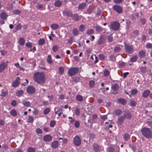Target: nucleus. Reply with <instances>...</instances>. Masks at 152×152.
Instances as JSON below:
<instances>
[{
  "label": "nucleus",
  "mask_w": 152,
  "mask_h": 152,
  "mask_svg": "<svg viewBox=\"0 0 152 152\" xmlns=\"http://www.w3.org/2000/svg\"><path fill=\"white\" fill-rule=\"evenodd\" d=\"M94 33V30L92 29H89L86 32L87 34L89 35L93 34Z\"/></svg>",
  "instance_id": "nucleus-34"
},
{
  "label": "nucleus",
  "mask_w": 152,
  "mask_h": 152,
  "mask_svg": "<svg viewBox=\"0 0 152 152\" xmlns=\"http://www.w3.org/2000/svg\"><path fill=\"white\" fill-rule=\"evenodd\" d=\"M150 93V91L149 90H145L143 93L142 96L144 98L147 97L149 96Z\"/></svg>",
  "instance_id": "nucleus-19"
},
{
  "label": "nucleus",
  "mask_w": 152,
  "mask_h": 152,
  "mask_svg": "<svg viewBox=\"0 0 152 152\" xmlns=\"http://www.w3.org/2000/svg\"><path fill=\"white\" fill-rule=\"evenodd\" d=\"M142 135L148 139L152 138L151 131L150 128L147 127H144L142 128L141 130Z\"/></svg>",
  "instance_id": "nucleus-2"
},
{
  "label": "nucleus",
  "mask_w": 152,
  "mask_h": 152,
  "mask_svg": "<svg viewBox=\"0 0 152 152\" xmlns=\"http://www.w3.org/2000/svg\"><path fill=\"white\" fill-rule=\"evenodd\" d=\"M19 41L20 44L21 45H23L25 44V40L22 37H20V38Z\"/></svg>",
  "instance_id": "nucleus-44"
},
{
  "label": "nucleus",
  "mask_w": 152,
  "mask_h": 152,
  "mask_svg": "<svg viewBox=\"0 0 152 152\" xmlns=\"http://www.w3.org/2000/svg\"><path fill=\"white\" fill-rule=\"evenodd\" d=\"M76 99L77 101L81 102L83 100V97L81 95H77L76 96Z\"/></svg>",
  "instance_id": "nucleus-27"
},
{
  "label": "nucleus",
  "mask_w": 152,
  "mask_h": 152,
  "mask_svg": "<svg viewBox=\"0 0 152 152\" xmlns=\"http://www.w3.org/2000/svg\"><path fill=\"white\" fill-rule=\"evenodd\" d=\"M120 27V23L117 21H114L111 23L110 28L114 31H116L119 29Z\"/></svg>",
  "instance_id": "nucleus-3"
},
{
  "label": "nucleus",
  "mask_w": 152,
  "mask_h": 152,
  "mask_svg": "<svg viewBox=\"0 0 152 152\" xmlns=\"http://www.w3.org/2000/svg\"><path fill=\"white\" fill-rule=\"evenodd\" d=\"M113 8L114 10L118 13H120L122 12V8L119 5H114L113 6Z\"/></svg>",
  "instance_id": "nucleus-8"
},
{
  "label": "nucleus",
  "mask_w": 152,
  "mask_h": 152,
  "mask_svg": "<svg viewBox=\"0 0 152 152\" xmlns=\"http://www.w3.org/2000/svg\"><path fill=\"white\" fill-rule=\"evenodd\" d=\"M95 28L96 31L99 33L102 32L104 29V28H102L101 26L98 25H96Z\"/></svg>",
  "instance_id": "nucleus-21"
},
{
  "label": "nucleus",
  "mask_w": 152,
  "mask_h": 152,
  "mask_svg": "<svg viewBox=\"0 0 152 152\" xmlns=\"http://www.w3.org/2000/svg\"><path fill=\"white\" fill-rule=\"evenodd\" d=\"M79 68L77 67L70 68L68 70V74L69 76H72L77 73L79 71Z\"/></svg>",
  "instance_id": "nucleus-4"
},
{
  "label": "nucleus",
  "mask_w": 152,
  "mask_h": 152,
  "mask_svg": "<svg viewBox=\"0 0 152 152\" xmlns=\"http://www.w3.org/2000/svg\"><path fill=\"white\" fill-rule=\"evenodd\" d=\"M36 132L39 136H41L42 131L39 128H37L36 130Z\"/></svg>",
  "instance_id": "nucleus-29"
},
{
  "label": "nucleus",
  "mask_w": 152,
  "mask_h": 152,
  "mask_svg": "<svg viewBox=\"0 0 152 152\" xmlns=\"http://www.w3.org/2000/svg\"><path fill=\"white\" fill-rule=\"evenodd\" d=\"M45 43V40L44 39H39L38 41V44L39 45H42L44 44Z\"/></svg>",
  "instance_id": "nucleus-37"
},
{
  "label": "nucleus",
  "mask_w": 152,
  "mask_h": 152,
  "mask_svg": "<svg viewBox=\"0 0 152 152\" xmlns=\"http://www.w3.org/2000/svg\"><path fill=\"white\" fill-rule=\"evenodd\" d=\"M124 46L125 50L128 53L131 54L134 52V48L132 45L126 44Z\"/></svg>",
  "instance_id": "nucleus-5"
},
{
  "label": "nucleus",
  "mask_w": 152,
  "mask_h": 152,
  "mask_svg": "<svg viewBox=\"0 0 152 152\" xmlns=\"http://www.w3.org/2000/svg\"><path fill=\"white\" fill-rule=\"evenodd\" d=\"M146 67L145 66H142L140 68V71L142 73H145L146 72Z\"/></svg>",
  "instance_id": "nucleus-45"
},
{
  "label": "nucleus",
  "mask_w": 152,
  "mask_h": 152,
  "mask_svg": "<svg viewBox=\"0 0 152 152\" xmlns=\"http://www.w3.org/2000/svg\"><path fill=\"white\" fill-rule=\"evenodd\" d=\"M145 52L143 50L140 51L139 53V57L141 58H143L145 56Z\"/></svg>",
  "instance_id": "nucleus-26"
},
{
  "label": "nucleus",
  "mask_w": 152,
  "mask_h": 152,
  "mask_svg": "<svg viewBox=\"0 0 152 152\" xmlns=\"http://www.w3.org/2000/svg\"><path fill=\"white\" fill-rule=\"evenodd\" d=\"M93 10V9L92 7L89 6L86 11L87 13L89 14H91Z\"/></svg>",
  "instance_id": "nucleus-33"
},
{
  "label": "nucleus",
  "mask_w": 152,
  "mask_h": 152,
  "mask_svg": "<svg viewBox=\"0 0 152 152\" xmlns=\"http://www.w3.org/2000/svg\"><path fill=\"white\" fill-rule=\"evenodd\" d=\"M119 88L118 85L117 83L113 84L111 86V88L114 91H116Z\"/></svg>",
  "instance_id": "nucleus-23"
},
{
  "label": "nucleus",
  "mask_w": 152,
  "mask_h": 152,
  "mask_svg": "<svg viewBox=\"0 0 152 152\" xmlns=\"http://www.w3.org/2000/svg\"><path fill=\"white\" fill-rule=\"evenodd\" d=\"M10 113L11 115L13 116H16L17 114V113L16 111L14 109L11 110Z\"/></svg>",
  "instance_id": "nucleus-35"
},
{
  "label": "nucleus",
  "mask_w": 152,
  "mask_h": 152,
  "mask_svg": "<svg viewBox=\"0 0 152 152\" xmlns=\"http://www.w3.org/2000/svg\"><path fill=\"white\" fill-rule=\"evenodd\" d=\"M39 113V110L37 109L36 108L34 109V110L33 111V114L35 115H37Z\"/></svg>",
  "instance_id": "nucleus-56"
},
{
  "label": "nucleus",
  "mask_w": 152,
  "mask_h": 152,
  "mask_svg": "<svg viewBox=\"0 0 152 152\" xmlns=\"http://www.w3.org/2000/svg\"><path fill=\"white\" fill-rule=\"evenodd\" d=\"M112 34L107 37V39L108 41L110 42H112L113 41V37L112 36Z\"/></svg>",
  "instance_id": "nucleus-40"
},
{
  "label": "nucleus",
  "mask_w": 152,
  "mask_h": 152,
  "mask_svg": "<svg viewBox=\"0 0 152 152\" xmlns=\"http://www.w3.org/2000/svg\"><path fill=\"white\" fill-rule=\"evenodd\" d=\"M123 116L124 117V118L127 120H130L131 119L132 117V115L131 113L129 111H126L125 113L123 114Z\"/></svg>",
  "instance_id": "nucleus-11"
},
{
  "label": "nucleus",
  "mask_w": 152,
  "mask_h": 152,
  "mask_svg": "<svg viewBox=\"0 0 152 152\" xmlns=\"http://www.w3.org/2000/svg\"><path fill=\"white\" fill-rule=\"evenodd\" d=\"M138 58L137 55H134L130 59V61L132 62H136Z\"/></svg>",
  "instance_id": "nucleus-32"
},
{
  "label": "nucleus",
  "mask_w": 152,
  "mask_h": 152,
  "mask_svg": "<svg viewBox=\"0 0 152 152\" xmlns=\"http://www.w3.org/2000/svg\"><path fill=\"white\" fill-rule=\"evenodd\" d=\"M7 63L4 61L1 62L0 64V72H3L7 68Z\"/></svg>",
  "instance_id": "nucleus-10"
},
{
  "label": "nucleus",
  "mask_w": 152,
  "mask_h": 152,
  "mask_svg": "<svg viewBox=\"0 0 152 152\" xmlns=\"http://www.w3.org/2000/svg\"><path fill=\"white\" fill-rule=\"evenodd\" d=\"M56 114H58V116H60L61 114L63 113L62 110L61 108H59L57 111L55 112Z\"/></svg>",
  "instance_id": "nucleus-43"
},
{
  "label": "nucleus",
  "mask_w": 152,
  "mask_h": 152,
  "mask_svg": "<svg viewBox=\"0 0 152 152\" xmlns=\"http://www.w3.org/2000/svg\"><path fill=\"white\" fill-rule=\"evenodd\" d=\"M115 114L116 115L119 116L121 113V111L119 109L115 110L114 111Z\"/></svg>",
  "instance_id": "nucleus-36"
},
{
  "label": "nucleus",
  "mask_w": 152,
  "mask_h": 152,
  "mask_svg": "<svg viewBox=\"0 0 152 152\" xmlns=\"http://www.w3.org/2000/svg\"><path fill=\"white\" fill-rule=\"evenodd\" d=\"M21 24L20 23H19L16 25V26L15 28V29H16V31H17V30H20L21 29Z\"/></svg>",
  "instance_id": "nucleus-55"
},
{
  "label": "nucleus",
  "mask_w": 152,
  "mask_h": 152,
  "mask_svg": "<svg viewBox=\"0 0 152 152\" xmlns=\"http://www.w3.org/2000/svg\"><path fill=\"white\" fill-rule=\"evenodd\" d=\"M93 147L95 152H99L100 151L101 148L100 146L98 144L94 143L93 145Z\"/></svg>",
  "instance_id": "nucleus-14"
},
{
  "label": "nucleus",
  "mask_w": 152,
  "mask_h": 152,
  "mask_svg": "<svg viewBox=\"0 0 152 152\" xmlns=\"http://www.w3.org/2000/svg\"><path fill=\"white\" fill-rule=\"evenodd\" d=\"M13 13L14 14L19 15L21 13V12L19 10H15L13 11Z\"/></svg>",
  "instance_id": "nucleus-62"
},
{
  "label": "nucleus",
  "mask_w": 152,
  "mask_h": 152,
  "mask_svg": "<svg viewBox=\"0 0 152 152\" xmlns=\"http://www.w3.org/2000/svg\"><path fill=\"white\" fill-rule=\"evenodd\" d=\"M52 139V136L49 134L45 135L43 138L44 141L46 142H49Z\"/></svg>",
  "instance_id": "nucleus-16"
},
{
  "label": "nucleus",
  "mask_w": 152,
  "mask_h": 152,
  "mask_svg": "<svg viewBox=\"0 0 152 152\" xmlns=\"http://www.w3.org/2000/svg\"><path fill=\"white\" fill-rule=\"evenodd\" d=\"M62 4V2L60 1L57 0L54 3V4L55 6L57 7H60Z\"/></svg>",
  "instance_id": "nucleus-28"
},
{
  "label": "nucleus",
  "mask_w": 152,
  "mask_h": 152,
  "mask_svg": "<svg viewBox=\"0 0 152 152\" xmlns=\"http://www.w3.org/2000/svg\"><path fill=\"white\" fill-rule=\"evenodd\" d=\"M137 93V91L136 89H133L131 90V93L132 95H135Z\"/></svg>",
  "instance_id": "nucleus-57"
},
{
  "label": "nucleus",
  "mask_w": 152,
  "mask_h": 152,
  "mask_svg": "<svg viewBox=\"0 0 152 152\" xmlns=\"http://www.w3.org/2000/svg\"><path fill=\"white\" fill-rule=\"evenodd\" d=\"M99 59L102 60H104L105 58V56L102 54H99Z\"/></svg>",
  "instance_id": "nucleus-63"
},
{
  "label": "nucleus",
  "mask_w": 152,
  "mask_h": 152,
  "mask_svg": "<svg viewBox=\"0 0 152 152\" xmlns=\"http://www.w3.org/2000/svg\"><path fill=\"white\" fill-rule=\"evenodd\" d=\"M79 29L80 31L83 32L85 30L84 25H80L79 27Z\"/></svg>",
  "instance_id": "nucleus-50"
},
{
  "label": "nucleus",
  "mask_w": 152,
  "mask_h": 152,
  "mask_svg": "<svg viewBox=\"0 0 152 152\" xmlns=\"http://www.w3.org/2000/svg\"><path fill=\"white\" fill-rule=\"evenodd\" d=\"M74 143V144L77 146L80 145L81 143V140L80 138L78 136L75 137Z\"/></svg>",
  "instance_id": "nucleus-9"
},
{
  "label": "nucleus",
  "mask_w": 152,
  "mask_h": 152,
  "mask_svg": "<svg viewBox=\"0 0 152 152\" xmlns=\"http://www.w3.org/2000/svg\"><path fill=\"white\" fill-rule=\"evenodd\" d=\"M125 119L124 117L123 116L121 115L119 116L117 120V123L119 125H121Z\"/></svg>",
  "instance_id": "nucleus-15"
},
{
  "label": "nucleus",
  "mask_w": 152,
  "mask_h": 152,
  "mask_svg": "<svg viewBox=\"0 0 152 152\" xmlns=\"http://www.w3.org/2000/svg\"><path fill=\"white\" fill-rule=\"evenodd\" d=\"M146 48H152V44L151 43H148L146 44Z\"/></svg>",
  "instance_id": "nucleus-59"
},
{
  "label": "nucleus",
  "mask_w": 152,
  "mask_h": 152,
  "mask_svg": "<svg viewBox=\"0 0 152 152\" xmlns=\"http://www.w3.org/2000/svg\"><path fill=\"white\" fill-rule=\"evenodd\" d=\"M58 25L56 23L53 24H51V28L54 30H56L58 28Z\"/></svg>",
  "instance_id": "nucleus-30"
},
{
  "label": "nucleus",
  "mask_w": 152,
  "mask_h": 152,
  "mask_svg": "<svg viewBox=\"0 0 152 152\" xmlns=\"http://www.w3.org/2000/svg\"><path fill=\"white\" fill-rule=\"evenodd\" d=\"M56 124V122L54 120L51 121L50 122V126L51 127H53Z\"/></svg>",
  "instance_id": "nucleus-61"
},
{
  "label": "nucleus",
  "mask_w": 152,
  "mask_h": 152,
  "mask_svg": "<svg viewBox=\"0 0 152 152\" xmlns=\"http://www.w3.org/2000/svg\"><path fill=\"white\" fill-rule=\"evenodd\" d=\"M86 4L85 3L80 4L78 5V9L80 10H83L86 7Z\"/></svg>",
  "instance_id": "nucleus-20"
},
{
  "label": "nucleus",
  "mask_w": 152,
  "mask_h": 152,
  "mask_svg": "<svg viewBox=\"0 0 152 152\" xmlns=\"http://www.w3.org/2000/svg\"><path fill=\"white\" fill-rule=\"evenodd\" d=\"M34 79L35 81L39 84H43L45 81V75L42 73L37 72L34 74Z\"/></svg>",
  "instance_id": "nucleus-1"
},
{
  "label": "nucleus",
  "mask_w": 152,
  "mask_h": 152,
  "mask_svg": "<svg viewBox=\"0 0 152 152\" xmlns=\"http://www.w3.org/2000/svg\"><path fill=\"white\" fill-rule=\"evenodd\" d=\"M8 93L7 91H2L0 96L2 97H4L7 95Z\"/></svg>",
  "instance_id": "nucleus-47"
},
{
  "label": "nucleus",
  "mask_w": 152,
  "mask_h": 152,
  "mask_svg": "<svg viewBox=\"0 0 152 152\" xmlns=\"http://www.w3.org/2000/svg\"><path fill=\"white\" fill-rule=\"evenodd\" d=\"M121 50V48L118 46H116L114 48V50L115 52H118Z\"/></svg>",
  "instance_id": "nucleus-54"
},
{
  "label": "nucleus",
  "mask_w": 152,
  "mask_h": 152,
  "mask_svg": "<svg viewBox=\"0 0 152 152\" xmlns=\"http://www.w3.org/2000/svg\"><path fill=\"white\" fill-rule=\"evenodd\" d=\"M95 82L94 81L91 80L89 82V85L91 87H93L94 85Z\"/></svg>",
  "instance_id": "nucleus-60"
},
{
  "label": "nucleus",
  "mask_w": 152,
  "mask_h": 152,
  "mask_svg": "<svg viewBox=\"0 0 152 152\" xmlns=\"http://www.w3.org/2000/svg\"><path fill=\"white\" fill-rule=\"evenodd\" d=\"M7 14L4 12H2L0 14L1 18L3 20H6L7 17Z\"/></svg>",
  "instance_id": "nucleus-24"
},
{
  "label": "nucleus",
  "mask_w": 152,
  "mask_h": 152,
  "mask_svg": "<svg viewBox=\"0 0 152 152\" xmlns=\"http://www.w3.org/2000/svg\"><path fill=\"white\" fill-rule=\"evenodd\" d=\"M146 124H147L148 126L150 127H151V129H152V121H147L146 122Z\"/></svg>",
  "instance_id": "nucleus-64"
},
{
  "label": "nucleus",
  "mask_w": 152,
  "mask_h": 152,
  "mask_svg": "<svg viewBox=\"0 0 152 152\" xmlns=\"http://www.w3.org/2000/svg\"><path fill=\"white\" fill-rule=\"evenodd\" d=\"M50 111V109L49 108H45L43 111V113L45 115L47 114Z\"/></svg>",
  "instance_id": "nucleus-49"
},
{
  "label": "nucleus",
  "mask_w": 152,
  "mask_h": 152,
  "mask_svg": "<svg viewBox=\"0 0 152 152\" xmlns=\"http://www.w3.org/2000/svg\"><path fill=\"white\" fill-rule=\"evenodd\" d=\"M24 106L26 107H30L31 105V103L28 101H26L24 102H22Z\"/></svg>",
  "instance_id": "nucleus-42"
},
{
  "label": "nucleus",
  "mask_w": 152,
  "mask_h": 152,
  "mask_svg": "<svg viewBox=\"0 0 152 152\" xmlns=\"http://www.w3.org/2000/svg\"><path fill=\"white\" fill-rule=\"evenodd\" d=\"M130 137L129 134H125L124 135L123 138L124 140L127 141Z\"/></svg>",
  "instance_id": "nucleus-46"
},
{
  "label": "nucleus",
  "mask_w": 152,
  "mask_h": 152,
  "mask_svg": "<svg viewBox=\"0 0 152 152\" xmlns=\"http://www.w3.org/2000/svg\"><path fill=\"white\" fill-rule=\"evenodd\" d=\"M79 31L77 28H74L72 31V33L74 36H77L79 34Z\"/></svg>",
  "instance_id": "nucleus-25"
},
{
  "label": "nucleus",
  "mask_w": 152,
  "mask_h": 152,
  "mask_svg": "<svg viewBox=\"0 0 152 152\" xmlns=\"http://www.w3.org/2000/svg\"><path fill=\"white\" fill-rule=\"evenodd\" d=\"M58 73L59 74L62 75L64 72V68L62 67H60L58 68Z\"/></svg>",
  "instance_id": "nucleus-39"
},
{
  "label": "nucleus",
  "mask_w": 152,
  "mask_h": 152,
  "mask_svg": "<svg viewBox=\"0 0 152 152\" xmlns=\"http://www.w3.org/2000/svg\"><path fill=\"white\" fill-rule=\"evenodd\" d=\"M26 91L29 94H33L35 93V89L34 86H29L27 87Z\"/></svg>",
  "instance_id": "nucleus-7"
},
{
  "label": "nucleus",
  "mask_w": 152,
  "mask_h": 152,
  "mask_svg": "<svg viewBox=\"0 0 152 152\" xmlns=\"http://www.w3.org/2000/svg\"><path fill=\"white\" fill-rule=\"evenodd\" d=\"M23 93V90H20L18 91L17 92H16V95L17 96L20 97L21 96V95H22Z\"/></svg>",
  "instance_id": "nucleus-38"
},
{
  "label": "nucleus",
  "mask_w": 152,
  "mask_h": 152,
  "mask_svg": "<svg viewBox=\"0 0 152 152\" xmlns=\"http://www.w3.org/2000/svg\"><path fill=\"white\" fill-rule=\"evenodd\" d=\"M34 120V118L33 117L31 116H30L29 117V118L28 119V123H32Z\"/></svg>",
  "instance_id": "nucleus-51"
},
{
  "label": "nucleus",
  "mask_w": 152,
  "mask_h": 152,
  "mask_svg": "<svg viewBox=\"0 0 152 152\" xmlns=\"http://www.w3.org/2000/svg\"><path fill=\"white\" fill-rule=\"evenodd\" d=\"M47 62L49 64H51L53 63V61L51 59V56L50 55H48L47 59Z\"/></svg>",
  "instance_id": "nucleus-31"
},
{
  "label": "nucleus",
  "mask_w": 152,
  "mask_h": 152,
  "mask_svg": "<svg viewBox=\"0 0 152 152\" xmlns=\"http://www.w3.org/2000/svg\"><path fill=\"white\" fill-rule=\"evenodd\" d=\"M118 103L123 105L125 104L126 103V101L124 99L121 98L118 99Z\"/></svg>",
  "instance_id": "nucleus-22"
},
{
  "label": "nucleus",
  "mask_w": 152,
  "mask_h": 152,
  "mask_svg": "<svg viewBox=\"0 0 152 152\" xmlns=\"http://www.w3.org/2000/svg\"><path fill=\"white\" fill-rule=\"evenodd\" d=\"M80 78L78 77H73L72 78L73 81L75 83H77L80 81Z\"/></svg>",
  "instance_id": "nucleus-48"
},
{
  "label": "nucleus",
  "mask_w": 152,
  "mask_h": 152,
  "mask_svg": "<svg viewBox=\"0 0 152 152\" xmlns=\"http://www.w3.org/2000/svg\"><path fill=\"white\" fill-rule=\"evenodd\" d=\"M58 142L56 140L52 142L51 144V146L52 148H56L58 146Z\"/></svg>",
  "instance_id": "nucleus-18"
},
{
  "label": "nucleus",
  "mask_w": 152,
  "mask_h": 152,
  "mask_svg": "<svg viewBox=\"0 0 152 152\" xmlns=\"http://www.w3.org/2000/svg\"><path fill=\"white\" fill-rule=\"evenodd\" d=\"M106 41V38L104 35H101L96 42V44L100 45L104 44Z\"/></svg>",
  "instance_id": "nucleus-6"
},
{
  "label": "nucleus",
  "mask_w": 152,
  "mask_h": 152,
  "mask_svg": "<svg viewBox=\"0 0 152 152\" xmlns=\"http://www.w3.org/2000/svg\"><path fill=\"white\" fill-rule=\"evenodd\" d=\"M130 147L134 151H135L136 149V147L134 144L129 145Z\"/></svg>",
  "instance_id": "nucleus-58"
},
{
  "label": "nucleus",
  "mask_w": 152,
  "mask_h": 152,
  "mask_svg": "<svg viewBox=\"0 0 152 152\" xmlns=\"http://www.w3.org/2000/svg\"><path fill=\"white\" fill-rule=\"evenodd\" d=\"M71 18L74 20L77 21L79 20V17L77 14H72Z\"/></svg>",
  "instance_id": "nucleus-17"
},
{
  "label": "nucleus",
  "mask_w": 152,
  "mask_h": 152,
  "mask_svg": "<svg viewBox=\"0 0 152 152\" xmlns=\"http://www.w3.org/2000/svg\"><path fill=\"white\" fill-rule=\"evenodd\" d=\"M58 46L57 45L54 46L52 48L54 52H57L58 50Z\"/></svg>",
  "instance_id": "nucleus-53"
},
{
  "label": "nucleus",
  "mask_w": 152,
  "mask_h": 152,
  "mask_svg": "<svg viewBox=\"0 0 152 152\" xmlns=\"http://www.w3.org/2000/svg\"><path fill=\"white\" fill-rule=\"evenodd\" d=\"M27 152H35V149L33 147H29L27 150Z\"/></svg>",
  "instance_id": "nucleus-41"
},
{
  "label": "nucleus",
  "mask_w": 152,
  "mask_h": 152,
  "mask_svg": "<svg viewBox=\"0 0 152 152\" xmlns=\"http://www.w3.org/2000/svg\"><path fill=\"white\" fill-rule=\"evenodd\" d=\"M109 58L110 60L112 61H115V57L114 55L111 54L109 56Z\"/></svg>",
  "instance_id": "nucleus-52"
},
{
  "label": "nucleus",
  "mask_w": 152,
  "mask_h": 152,
  "mask_svg": "<svg viewBox=\"0 0 152 152\" xmlns=\"http://www.w3.org/2000/svg\"><path fill=\"white\" fill-rule=\"evenodd\" d=\"M20 77H16L15 80L12 83V86L14 87H17L20 84Z\"/></svg>",
  "instance_id": "nucleus-13"
},
{
  "label": "nucleus",
  "mask_w": 152,
  "mask_h": 152,
  "mask_svg": "<svg viewBox=\"0 0 152 152\" xmlns=\"http://www.w3.org/2000/svg\"><path fill=\"white\" fill-rule=\"evenodd\" d=\"M62 13L64 16H66L68 17H71V16L72 13V12L70 10H64L63 11Z\"/></svg>",
  "instance_id": "nucleus-12"
}]
</instances>
